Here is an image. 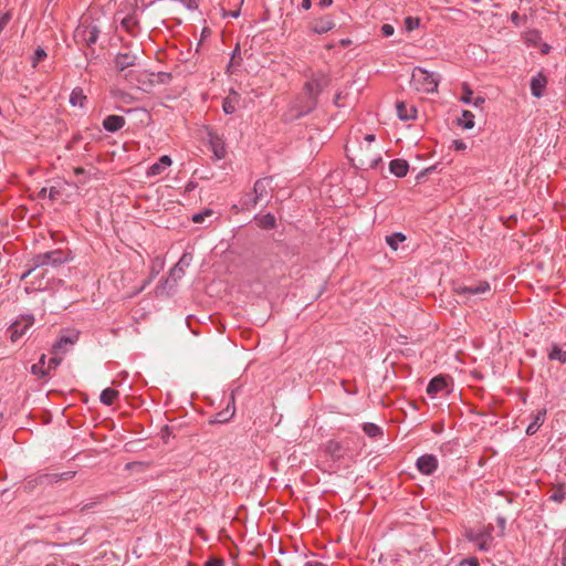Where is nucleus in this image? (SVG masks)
<instances>
[{"label": "nucleus", "mask_w": 566, "mask_h": 566, "mask_svg": "<svg viewBox=\"0 0 566 566\" xmlns=\"http://www.w3.org/2000/svg\"><path fill=\"white\" fill-rule=\"evenodd\" d=\"M331 77L323 71H314L307 77L303 85V93L310 96V107L313 106L314 99L318 102L321 93L329 85Z\"/></svg>", "instance_id": "obj_1"}, {"label": "nucleus", "mask_w": 566, "mask_h": 566, "mask_svg": "<svg viewBox=\"0 0 566 566\" xmlns=\"http://www.w3.org/2000/svg\"><path fill=\"white\" fill-rule=\"evenodd\" d=\"M411 86L421 93H433L439 84V76L422 67H415L411 74Z\"/></svg>", "instance_id": "obj_2"}, {"label": "nucleus", "mask_w": 566, "mask_h": 566, "mask_svg": "<svg viewBox=\"0 0 566 566\" xmlns=\"http://www.w3.org/2000/svg\"><path fill=\"white\" fill-rule=\"evenodd\" d=\"M493 530L494 527L492 525L483 526L478 530H467L464 533V536L468 541L475 544V546L483 552H486L491 548L493 543Z\"/></svg>", "instance_id": "obj_3"}, {"label": "nucleus", "mask_w": 566, "mask_h": 566, "mask_svg": "<svg viewBox=\"0 0 566 566\" xmlns=\"http://www.w3.org/2000/svg\"><path fill=\"white\" fill-rule=\"evenodd\" d=\"M317 103L318 102L314 99L313 106L310 107V96L302 92V94L291 105L290 109L285 114V117L289 120H294L306 116L316 108Z\"/></svg>", "instance_id": "obj_4"}, {"label": "nucleus", "mask_w": 566, "mask_h": 566, "mask_svg": "<svg viewBox=\"0 0 566 566\" xmlns=\"http://www.w3.org/2000/svg\"><path fill=\"white\" fill-rule=\"evenodd\" d=\"M452 290L454 294L463 296L464 300H471L472 297L489 293L491 286L486 281H479L471 285L457 283L453 285Z\"/></svg>", "instance_id": "obj_5"}, {"label": "nucleus", "mask_w": 566, "mask_h": 566, "mask_svg": "<svg viewBox=\"0 0 566 566\" xmlns=\"http://www.w3.org/2000/svg\"><path fill=\"white\" fill-rule=\"evenodd\" d=\"M34 324V317L32 315H23L19 317L9 327L10 339L15 343L18 342Z\"/></svg>", "instance_id": "obj_6"}, {"label": "nucleus", "mask_w": 566, "mask_h": 566, "mask_svg": "<svg viewBox=\"0 0 566 566\" xmlns=\"http://www.w3.org/2000/svg\"><path fill=\"white\" fill-rule=\"evenodd\" d=\"M99 30L95 25L82 23L74 32V39L77 43L92 45L98 39Z\"/></svg>", "instance_id": "obj_7"}, {"label": "nucleus", "mask_w": 566, "mask_h": 566, "mask_svg": "<svg viewBox=\"0 0 566 566\" xmlns=\"http://www.w3.org/2000/svg\"><path fill=\"white\" fill-rule=\"evenodd\" d=\"M273 191L272 177H264L258 179L253 186L252 207H255L260 201L266 198Z\"/></svg>", "instance_id": "obj_8"}, {"label": "nucleus", "mask_w": 566, "mask_h": 566, "mask_svg": "<svg viewBox=\"0 0 566 566\" xmlns=\"http://www.w3.org/2000/svg\"><path fill=\"white\" fill-rule=\"evenodd\" d=\"M63 252L60 250L36 254L33 258L34 266L57 265L64 263Z\"/></svg>", "instance_id": "obj_9"}, {"label": "nucleus", "mask_w": 566, "mask_h": 566, "mask_svg": "<svg viewBox=\"0 0 566 566\" xmlns=\"http://www.w3.org/2000/svg\"><path fill=\"white\" fill-rule=\"evenodd\" d=\"M208 142L210 148L216 156L217 159H223L227 155L226 144L223 138L217 133L210 130L208 132Z\"/></svg>", "instance_id": "obj_10"}, {"label": "nucleus", "mask_w": 566, "mask_h": 566, "mask_svg": "<svg viewBox=\"0 0 566 566\" xmlns=\"http://www.w3.org/2000/svg\"><path fill=\"white\" fill-rule=\"evenodd\" d=\"M335 21L331 15H324L314 20L310 24V30L316 34H324L335 28Z\"/></svg>", "instance_id": "obj_11"}, {"label": "nucleus", "mask_w": 566, "mask_h": 566, "mask_svg": "<svg viewBox=\"0 0 566 566\" xmlns=\"http://www.w3.org/2000/svg\"><path fill=\"white\" fill-rule=\"evenodd\" d=\"M417 469L426 475H431L438 468V459L432 454H423L416 462Z\"/></svg>", "instance_id": "obj_12"}, {"label": "nucleus", "mask_w": 566, "mask_h": 566, "mask_svg": "<svg viewBox=\"0 0 566 566\" xmlns=\"http://www.w3.org/2000/svg\"><path fill=\"white\" fill-rule=\"evenodd\" d=\"M120 27L132 36H136L139 33L140 25L139 19L136 15V10L120 20Z\"/></svg>", "instance_id": "obj_13"}, {"label": "nucleus", "mask_w": 566, "mask_h": 566, "mask_svg": "<svg viewBox=\"0 0 566 566\" xmlns=\"http://www.w3.org/2000/svg\"><path fill=\"white\" fill-rule=\"evenodd\" d=\"M235 412V406H234V396L231 394L230 400L227 405V407L221 410L220 412L216 413L213 419L210 420L211 423H226L228 422Z\"/></svg>", "instance_id": "obj_14"}, {"label": "nucleus", "mask_w": 566, "mask_h": 566, "mask_svg": "<svg viewBox=\"0 0 566 566\" xmlns=\"http://www.w3.org/2000/svg\"><path fill=\"white\" fill-rule=\"evenodd\" d=\"M137 56L132 53H118L115 57V67L118 72L123 73L128 67L136 65Z\"/></svg>", "instance_id": "obj_15"}, {"label": "nucleus", "mask_w": 566, "mask_h": 566, "mask_svg": "<svg viewBox=\"0 0 566 566\" xmlns=\"http://www.w3.org/2000/svg\"><path fill=\"white\" fill-rule=\"evenodd\" d=\"M171 164V158L167 155H164L158 159V161H156L148 168L147 176L154 177L161 175Z\"/></svg>", "instance_id": "obj_16"}, {"label": "nucleus", "mask_w": 566, "mask_h": 566, "mask_svg": "<svg viewBox=\"0 0 566 566\" xmlns=\"http://www.w3.org/2000/svg\"><path fill=\"white\" fill-rule=\"evenodd\" d=\"M547 85V77L543 73H538L531 80V92L535 97H542Z\"/></svg>", "instance_id": "obj_17"}, {"label": "nucleus", "mask_w": 566, "mask_h": 566, "mask_svg": "<svg viewBox=\"0 0 566 566\" xmlns=\"http://www.w3.org/2000/svg\"><path fill=\"white\" fill-rule=\"evenodd\" d=\"M191 255L185 253L178 263L171 269L170 271V277L176 282L177 280L181 279L185 274V268L190 264Z\"/></svg>", "instance_id": "obj_18"}, {"label": "nucleus", "mask_w": 566, "mask_h": 566, "mask_svg": "<svg viewBox=\"0 0 566 566\" xmlns=\"http://www.w3.org/2000/svg\"><path fill=\"white\" fill-rule=\"evenodd\" d=\"M77 340V336H61L53 346L55 355H63L69 350V347Z\"/></svg>", "instance_id": "obj_19"}, {"label": "nucleus", "mask_w": 566, "mask_h": 566, "mask_svg": "<svg viewBox=\"0 0 566 566\" xmlns=\"http://www.w3.org/2000/svg\"><path fill=\"white\" fill-rule=\"evenodd\" d=\"M397 115L402 120L413 119L417 116V108L413 105H407L405 102H397Z\"/></svg>", "instance_id": "obj_20"}, {"label": "nucleus", "mask_w": 566, "mask_h": 566, "mask_svg": "<svg viewBox=\"0 0 566 566\" xmlns=\"http://www.w3.org/2000/svg\"><path fill=\"white\" fill-rule=\"evenodd\" d=\"M325 452L331 455L333 460H340L344 458L345 450L343 444L336 440H329L325 444Z\"/></svg>", "instance_id": "obj_21"}, {"label": "nucleus", "mask_w": 566, "mask_h": 566, "mask_svg": "<svg viewBox=\"0 0 566 566\" xmlns=\"http://www.w3.org/2000/svg\"><path fill=\"white\" fill-rule=\"evenodd\" d=\"M124 125V117L117 115H109L103 122V127L111 133L119 130Z\"/></svg>", "instance_id": "obj_22"}, {"label": "nucleus", "mask_w": 566, "mask_h": 566, "mask_svg": "<svg viewBox=\"0 0 566 566\" xmlns=\"http://www.w3.org/2000/svg\"><path fill=\"white\" fill-rule=\"evenodd\" d=\"M389 170L396 177L402 178L408 174L409 165L405 159H394L389 164Z\"/></svg>", "instance_id": "obj_23"}, {"label": "nucleus", "mask_w": 566, "mask_h": 566, "mask_svg": "<svg viewBox=\"0 0 566 566\" xmlns=\"http://www.w3.org/2000/svg\"><path fill=\"white\" fill-rule=\"evenodd\" d=\"M447 388V381L442 376H437L430 380L427 387V394L434 397Z\"/></svg>", "instance_id": "obj_24"}, {"label": "nucleus", "mask_w": 566, "mask_h": 566, "mask_svg": "<svg viewBox=\"0 0 566 566\" xmlns=\"http://www.w3.org/2000/svg\"><path fill=\"white\" fill-rule=\"evenodd\" d=\"M240 102V95L231 91L230 94L224 98L222 103V109L226 114H233L237 111V106Z\"/></svg>", "instance_id": "obj_25"}, {"label": "nucleus", "mask_w": 566, "mask_h": 566, "mask_svg": "<svg viewBox=\"0 0 566 566\" xmlns=\"http://www.w3.org/2000/svg\"><path fill=\"white\" fill-rule=\"evenodd\" d=\"M546 418V409H542L537 411V413L534 416L533 421L528 424L526 428V433L528 436H533L537 432L538 428L544 423Z\"/></svg>", "instance_id": "obj_26"}, {"label": "nucleus", "mask_w": 566, "mask_h": 566, "mask_svg": "<svg viewBox=\"0 0 566 566\" xmlns=\"http://www.w3.org/2000/svg\"><path fill=\"white\" fill-rule=\"evenodd\" d=\"M119 392L113 388H106L102 391L99 396V400L105 406H112L115 400L118 398Z\"/></svg>", "instance_id": "obj_27"}, {"label": "nucleus", "mask_w": 566, "mask_h": 566, "mask_svg": "<svg viewBox=\"0 0 566 566\" xmlns=\"http://www.w3.org/2000/svg\"><path fill=\"white\" fill-rule=\"evenodd\" d=\"M258 226L262 229H273L276 226L275 217L272 213H266L256 219Z\"/></svg>", "instance_id": "obj_28"}, {"label": "nucleus", "mask_w": 566, "mask_h": 566, "mask_svg": "<svg viewBox=\"0 0 566 566\" xmlns=\"http://www.w3.org/2000/svg\"><path fill=\"white\" fill-rule=\"evenodd\" d=\"M459 126L464 129L474 127V115L470 111H463L462 116L458 119Z\"/></svg>", "instance_id": "obj_29"}, {"label": "nucleus", "mask_w": 566, "mask_h": 566, "mask_svg": "<svg viewBox=\"0 0 566 566\" xmlns=\"http://www.w3.org/2000/svg\"><path fill=\"white\" fill-rule=\"evenodd\" d=\"M86 99V96L84 95L83 93V90L80 88V87H76L72 91L71 93V96H70V103L73 105V106H80V107H83L84 106V102Z\"/></svg>", "instance_id": "obj_30"}, {"label": "nucleus", "mask_w": 566, "mask_h": 566, "mask_svg": "<svg viewBox=\"0 0 566 566\" xmlns=\"http://www.w3.org/2000/svg\"><path fill=\"white\" fill-rule=\"evenodd\" d=\"M549 360H557L560 364L566 363V350H563L558 345H553L548 353Z\"/></svg>", "instance_id": "obj_31"}, {"label": "nucleus", "mask_w": 566, "mask_h": 566, "mask_svg": "<svg viewBox=\"0 0 566 566\" xmlns=\"http://www.w3.org/2000/svg\"><path fill=\"white\" fill-rule=\"evenodd\" d=\"M523 38L525 43L531 46H537L542 41L541 33L537 30L526 31Z\"/></svg>", "instance_id": "obj_32"}, {"label": "nucleus", "mask_w": 566, "mask_h": 566, "mask_svg": "<svg viewBox=\"0 0 566 566\" xmlns=\"http://www.w3.org/2000/svg\"><path fill=\"white\" fill-rule=\"evenodd\" d=\"M406 240V235L401 232H396L386 237L387 244L396 251L398 249L399 243L403 242Z\"/></svg>", "instance_id": "obj_33"}, {"label": "nucleus", "mask_w": 566, "mask_h": 566, "mask_svg": "<svg viewBox=\"0 0 566 566\" xmlns=\"http://www.w3.org/2000/svg\"><path fill=\"white\" fill-rule=\"evenodd\" d=\"M363 430L368 437L371 438H376L382 433L381 429L375 423H365L363 426Z\"/></svg>", "instance_id": "obj_34"}, {"label": "nucleus", "mask_w": 566, "mask_h": 566, "mask_svg": "<svg viewBox=\"0 0 566 566\" xmlns=\"http://www.w3.org/2000/svg\"><path fill=\"white\" fill-rule=\"evenodd\" d=\"M566 496V491L564 489V485H558L553 490V493L549 495V500L562 503Z\"/></svg>", "instance_id": "obj_35"}, {"label": "nucleus", "mask_w": 566, "mask_h": 566, "mask_svg": "<svg viewBox=\"0 0 566 566\" xmlns=\"http://www.w3.org/2000/svg\"><path fill=\"white\" fill-rule=\"evenodd\" d=\"M46 57V52L42 48H38L32 56V67H36L38 64Z\"/></svg>", "instance_id": "obj_36"}, {"label": "nucleus", "mask_w": 566, "mask_h": 566, "mask_svg": "<svg viewBox=\"0 0 566 566\" xmlns=\"http://www.w3.org/2000/svg\"><path fill=\"white\" fill-rule=\"evenodd\" d=\"M44 358L45 356L42 355V357L40 358V360L36 363V364H33L32 367H31V371L32 374L34 375H40V376H44L46 373L44 371L43 367H44Z\"/></svg>", "instance_id": "obj_37"}, {"label": "nucleus", "mask_w": 566, "mask_h": 566, "mask_svg": "<svg viewBox=\"0 0 566 566\" xmlns=\"http://www.w3.org/2000/svg\"><path fill=\"white\" fill-rule=\"evenodd\" d=\"M420 24V19L419 18H415V17H407L405 19V27H406V30L407 31H413L415 29H417Z\"/></svg>", "instance_id": "obj_38"}, {"label": "nucleus", "mask_w": 566, "mask_h": 566, "mask_svg": "<svg viewBox=\"0 0 566 566\" xmlns=\"http://www.w3.org/2000/svg\"><path fill=\"white\" fill-rule=\"evenodd\" d=\"M511 21L515 27H521L526 23V15H521L517 11L512 12Z\"/></svg>", "instance_id": "obj_39"}, {"label": "nucleus", "mask_w": 566, "mask_h": 566, "mask_svg": "<svg viewBox=\"0 0 566 566\" xmlns=\"http://www.w3.org/2000/svg\"><path fill=\"white\" fill-rule=\"evenodd\" d=\"M212 213L211 210L207 209L206 211L203 212H200V213H196L192 216V221L195 223H201L206 217L210 216Z\"/></svg>", "instance_id": "obj_40"}, {"label": "nucleus", "mask_w": 566, "mask_h": 566, "mask_svg": "<svg viewBox=\"0 0 566 566\" xmlns=\"http://www.w3.org/2000/svg\"><path fill=\"white\" fill-rule=\"evenodd\" d=\"M10 20H11L10 12H6L4 14H2V17H0V34L2 33L4 28L8 25Z\"/></svg>", "instance_id": "obj_41"}, {"label": "nucleus", "mask_w": 566, "mask_h": 566, "mask_svg": "<svg viewBox=\"0 0 566 566\" xmlns=\"http://www.w3.org/2000/svg\"><path fill=\"white\" fill-rule=\"evenodd\" d=\"M465 565H469V566H480V563H479V559L476 557H469V558L462 559L458 564V566H465Z\"/></svg>", "instance_id": "obj_42"}, {"label": "nucleus", "mask_w": 566, "mask_h": 566, "mask_svg": "<svg viewBox=\"0 0 566 566\" xmlns=\"http://www.w3.org/2000/svg\"><path fill=\"white\" fill-rule=\"evenodd\" d=\"M395 32V29L391 24H382L381 27V34L386 38L391 36Z\"/></svg>", "instance_id": "obj_43"}, {"label": "nucleus", "mask_w": 566, "mask_h": 566, "mask_svg": "<svg viewBox=\"0 0 566 566\" xmlns=\"http://www.w3.org/2000/svg\"><path fill=\"white\" fill-rule=\"evenodd\" d=\"M463 90H464V95L461 97V101L463 103H471L472 102V91L468 87V85H464L463 86Z\"/></svg>", "instance_id": "obj_44"}, {"label": "nucleus", "mask_w": 566, "mask_h": 566, "mask_svg": "<svg viewBox=\"0 0 566 566\" xmlns=\"http://www.w3.org/2000/svg\"><path fill=\"white\" fill-rule=\"evenodd\" d=\"M61 360H62V355H55V354H54V357H52V358L49 360V366H48V368H49V369L55 368L57 365H60Z\"/></svg>", "instance_id": "obj_45"}, {"label": "nucleus", "mask_w": 566, "mask_h": 566, "mask_svg": "<svg viewBox=\"0 0 566 566\" xmlns=\"http://www.w3.org/2000/svg\"><path fill=\"white\" fill-rule=\"evenodd\" d=\"M378 161H380V158H378V159H370L368 161H365V160L360 159V165L361 166H367L368 168H375L377 166Z\"/></svg>", "instance_id": "obj_46"}, {"label": "nucleus", "mask_w": 566, "mask_h": 566, "mask_svg": "<svg viewBox=\"0 0 566 566\" xmlns=\"http://www.w3.org/2000/svg\"><path fill=\"white\" fill-rule=\"evenodd\" d=\"M223 562L219 558H212L205 563V566H222Z\"/></svg>", "instance_id": "obj_47"}, {"label": "nucleus", "mask_w": 566, "mask_h": 566, "mask_svg": "<svg viewBox=\"0 0 566 566\" xmlns=\"http://www.w3.org/2000/svg\"><path fill=\"white\" fill-rule=\"evenodd\" d=\"M453 146L457 150H464L467 148V144L460 139L453 140Z\"/></svg>", "instance_id": "obj_48"}, {"label": "nucleus", "mask_w": 566, "mask_h": 566, "mask_svg": "<svg viewBox=\"0 0 566 566\" xmlns=\"http://www.w3.org/2000/svg\"><path fill=\"white\" fill-rule=\"evenodd\" d=\"M60 195V191L55 188V187H51L49 189V198L54 200L57 198V196Z\"/></svg>", "instance_id": "obj_49"}, {"label": "nucleus", "mask_w": 566, "mask_h": 566, "mask_svg": "<svg viewBox=\"0 0 566 566\" xmlns=\"http://www.w3.org/2000/svg\"><path fill=\"white\" fill-rule=\"evenodd\" d=\"M537 46L541 48V52L543 54H547L551 50V45H548L547 43H543L542 41L539 42V44Z\"/></svg>", "instance_id": "obj_50"}, {"label": "nucleus", "mask_w": 566, "mask_h": 566, "mask_svg": "<svg viewBox=\"0 0 566 566\" xmlns=\"http://www.w3.org/2000/svg\"><path fill=\"white\" fill-rule=\"evenodd\" d=\"M301 7L304 10H308L312 7V1L311 0H302Z\"/></svg>", "instance_id": "obj_51"}, {"label": "nucleus", "mask_w": 566, "mask_h": 566, "mask_svg": "<svg viewBox=\"0 0 566 566\" xmlns=\"http://www.w3.org/2000/svg\"><path fill=\"white\" fill-rule=\"evenodd\" d=\"M333 3V0H319L318 4L322 7V8H327L329 6H332Z\"/></svg>", "instance_id": "obj_52"}, {"label": "nucleus", "mask_w": 566, "mask_h": 566, "mask_svg": "<svg viewBox=\"0 0 566 566\" xmlns=\"http://www.w3.org/2000/svg\"><path fill=\"white\" fill-rule=\"evenodd\" d=\"M340 97H342V94H340V93H337V94L335 95L334 104H335L336 106H342V104H340Z\"/></svg>", "instance_id": "obj_53"}, {"label": "nucleus", "mask_w": 566, "mask_h": 566, "mask_svg": "<svg viewBox=\"0 0 566 566\" xmlns=\"http://www.w3.org/2000/svg\"><path fill=\"white\" fill-rule=\"evenodd\" d=\"M484 103V98L483 97H476L473 102L474 106H481L482 104Z\"/></svg>", "instance_id": "obj_54"}, {"label": "nucleus", "mask_w": 566, "mask_h": 566, "mask_svg": "<svg viewBox=\"0 0 566 566\" xmlns=\"http://www.w3.org/2000/svg\"><path fill=\"white\" fill-rule=\"evenodd\" d=\"M375 139H376V137H375V135H374V134H367V135L365 136V140H366L367 143H373V142H375Z\"/></svg>", "instance_id": "obj_55"}, {"label": "nucleus", "mask_w": 566, "mask_h": 566, "mask_svg": "<svg viewBox=\"0 0 566 566\" xmlns=\"http://www.w3.org/2000/svg\"><path fill=\"white\" fill-rule=\"evenodd\" d=\"M339 43H340L342 46L345 48V46H348L352 43V41L349 39H342L339 41Z\"/></svg>", "instance_id": "obj_56"}, {"label": "nucleus", "mask_w": 566, "mask_h": 566, "mask_svg": "<svg viewBox=\"0 0 566 566\" xmlns=\"http://www.w3.org/2000/svg\"><path fill=\"white\" fill-rule=\"evenodd\" d=\"M84 172H85V170H84V168H82V167H76V168L74 169V174H75V175H82V174H84Z\"/></svg>", "instance_id": "obj_57"}, {"label": "nucleus", "mask_w": 566, "mask_h": 566, "mask_svg": "<svg viewBox=\"0 0 566 566\" xmlns=\"http://www.w3.org/2000/svg\"><path fill=\"white\" fill-rule=\"evenodd\" d=\"M305 566H326V565H325V564H323V563H312V562H307V563L305 564Z\"/></svg>", "instance_id": "obj_58"}, {"label": "nucleus", "mask_w": 566, "mask_h": 566, "mask_svg": "<svg viewBox=\"0 0 566 566\" xmlns=\"http://www.w3.org/2000/svg\"><path fill=\"white\" fill-rule=\"evenodd\" d=\"M562 565H563V566H566V549H565V552L563 553V557H562Z\"/></svg>", "instance_id": "obj_59"}, {"label": "nucleus", "mask_w": 566, "mask_h": 566, "mask_svg": "<svg viewBox=\"0 0 566 566\" xmlns=\"http://www.w3.org/2000/svg\"><path fill=\"white\" fill-rule=\"evenodd\" d=\"M46 191H48V189H46V188H43V189L41 190L40 195H41V196H45Z\"/></svg>", "instance_id": "obj_60"}, {"label": "nucleus", "mask_w": 566, "mask_h": 566, "mask_svg": "<svg viewBox=\"0 0 566 566\" xmlns=\"http://www.w3.org/2000/svg\"><path fill=\"white\" fill-rule=\"evenodd\" d=\"M231 15H232L233 18H237V17L239 15V12H238V11L232 12V13H231Z\"/></svg>", "instance_id": "obj_61"}, {"label": "nucleus", "mask_w": 566, "mask_h": 566, "mask_svg": "<svg viewBox=\"0 0 566 566\" xmlns=\"http://www.w3.org/2000/svg\"><path fill=\"white\" fill-rule=\"evenodd\" d=\"M233 52H234V53H240V48H239V45H237V48L234 49V51H233Z\"/></svg>", "instance_id": "obj_62"}, {"label": "nucleus", "mask_w": 566, "mask_h": 566, "mask_svg": "<svg viewBox=\"0 0 566 566\" xmlns=\"http://www.w3.org/2000/svg\"><path fill=\"white\" fill-rule=\"evenodd\" d=\"M235 56H238V53H234V52H233L232 60H234V59H235Z\"/></svg>", "instance_id": "obj_63"}]
</instances>
